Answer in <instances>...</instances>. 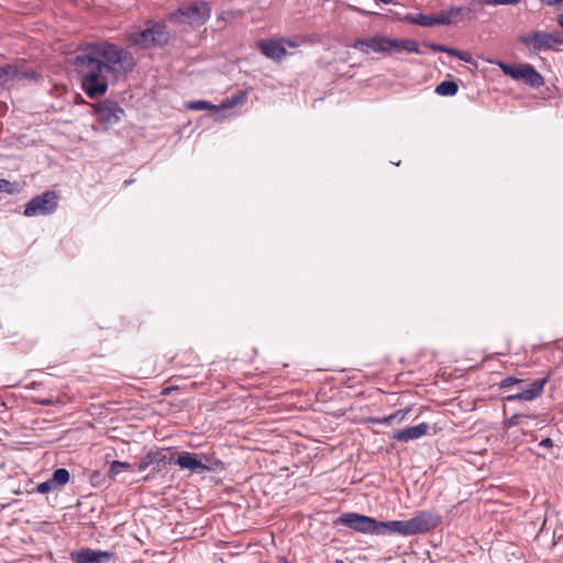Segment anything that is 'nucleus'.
Returning <instances> with one entry per match:
<instances>
[{"label":"nucleus","mask_w":563,"mask_h":563,"mask_svg":"<svg viewBox=\"0 0 563 563\" xmlns=\"http://www.w3.org/2000/svg\"><path fill=\"white\" fill-rule=\"evenodd\" d=\"M452 22L453 20L451 19L449 11H442L439 14L433 15V25H449Z\"/></svg>","instance_id":"393cba45"},{"label":"nucleus","mask_w":563,"mask_h":563,"mask_svg":"<svg viewBox=\"0 0 563 563\" xmlns=\"http://www.w3.org/2000/svg\"><path fill=\"white\" fill-rule=\"evenodd\" d=\"M54 489H56V488H55V486H54V484L52 483L51 479L38 484L37 487H36V492L40 493V494H46V493H49V492H52Z\"/></svg>","instance_id":"7c9ffc66"},{"label":"nucleus","mask_w":563,"mask_h":563,"mask_svg":"<svg viewBox=\"0 0 563 563\" xmlns=\"http://www.w3.org/2000/svg\"><path fill=\"white\" fill-rule=\"evenodd\" d=\"M459 91V86L453 80H444L435 87V92L440 96L452 97Z\"/></svg>","instance_id":"6ab92c4d"},{"label":"nucleus","mask_w":563,"mask_h":563,"mask_svg":"<svg viewBox=\"0 0 563 563\" xmlns=\"http://www.w3.org/2000/svg\"><path fill=\"white\" fill-rule=\"evenodd\" d=\"M75 69L81 79L86 95L96 98L108 89V75L130 73L135 66L133 55L109 42L90 43L74 60Z\"/></svg>","instance_id":"f257e3e1"},{"label":"nucleus","mask_w":563,"mask_h":563,"mask_svg":"<svg viewBox=\"0 0 563 563\" xmlns=\"http://www.w3.org/2000/svg\"><path fill=\"white\" fill-rule=\"evenodd\" d=\"M520 0H478V4H490V5H499V4H515Z\"/></svg>","instance_id":"c85d7f7f"},{"label":"nucleus","mask_w":563,"mask_h":563,"mask_svg":"<svg viewBox=\"0 0 563 563\" xmlns=\"http://www.w3.org/2000/svg\"><path fill=\"white\" fill-rule=\"evenodd\" d=\"M246 100V92L245 91H239L231 98L227 99L222 106L223 108H232L235 104H241Z\"/></svg>","instance_id":"b1692460"},{"label":"nucleus","mask_w":563,"mask_h":563,"mask_svg":"<svg viewBox=\"0 0 563 563\" xmlns=\"http://www.w3.org/2000/svg\"><path fill=\"white\" fill-rule=\"evenodd\" d=\"M401 44V48L408 53L420 54L419 44L415 40H405Z\"/></svg>","instance_id":"cd10ccee"},{"label":"nucleus","mask_w":563,"mask_h":563,"mask_svg":"<svg viewBox=\"0 0 563 563\" xmlns=\"http://www.w3.org/2000/svg\"><path fill=\"white\" fill-rule=\"evenodd\" d=\"M558 22H563V14L558 16Z\"/></svg>","instance_id":"58836bf2"},{"label":"nucleus","mask_w":563,"mask_h":563,"mask_svg":"<svg viewBox=\"0 0 563 563\" xmlns=\"http://www.w3.org/2000/svg\"><path fill=\"white\" fill-rule=\"evenodd\" d=\"M336 522L364 534H400L410 537L431 531L438 527L441 522V518L428 510L419 511L408 520L390 521H378L365 515L345 512L338 518Z\"/></svg>","instance_id":"f03ea898"},{"label":"nucleus","mask_w":563,"mask_h":563,"mask_svg":"<svg viewBox=\"0 0 563 563\" xmlns=\"http://www.w3.org/2000/svg\"><path fill=\"white\" fill-rule=\"evenodd\" d=\"M58 197L55 191L47 190L42 195L33 197L23 211L25 217L47 216L56 211Z\"/></svg>","instance_id":"6e6552de"},{"label":"nucleus","mask_w":563,"mask_h":563,"mask_svg":"<svg viewBox=\"0 0 563 563\" xmlns=\"http://www.w3.org/2000/svg\"><path fill=\"white\" fill-rule=\"evenodd\" d=\"M41 78L42 75L29 68L24 62L0 66V86L3 88L38 81Z\"/></svg>","instance_id":"39448f33"},{"label":"nucleus","mask_w":563,"mask_h":563,"mask_svg":"<svg viewBox=\"0 0 563 563\" xmlns=\"http://www.w3.org/2000/svg\"><path fill=\"white\" fill-rule=\"evenodd\" d=\"M404 41H405V40L388 38V37H387V42H389V43H390V45H387V47H386V53H387V52H390V51H397V52H401V51H404V49L401 48V44H400V43H402Z\"/></svg>","instance_id":"c756f323"},{"label":"nucleus","mask_w":563,"mask_h":563,"mask_svg":"<svg viewBox=\"0 0 563 563\" xmlns=\"http://www.w3.org/2000/svg\"><path fill=\"white\" fill-rule=\"evenodd\" d=\"M430 427L427 422H420L413 427H407L393 433L391 438L400 442H409L426 435Z\"/></svg>","instance_id":"2eb2a0df"},{"label":"nucleus","mask_w":563,"mask_h":563,"mask_svg":"<svg viewBox=\"0 0 563 563\" xmlns=\"http://www.w3.org/2000/svg\"><path fill=\"white\" fill-rule=\"evenodd\" d=\"M126 40L130 45L137 48L152 49L166 45L169 32L164 23L148 20L143 29L130 32Z\"/></svg>","instance_id":"7ed1b4c3"},{"label":"nucleus","mask_w":563,"mask_h":563,"mask_svg":"<svg viewBox=\"0 0 563 563\" xmlns=\"http://www.w3.org/2000/svg\"><path fill=\"white\" fill-rule=\"evenodd\" d=\"M514 79L522 80L532 88H540L544 85V79L540 73L530 64L518 66Z\"/></svg>","instance_id":"ddd939ff"},{"label":"nucleus","mask_w":563,"mask_h":563,"mask_svg":"<svg viewBox=\"0 0 563 563\" xmlns=\"http://www.w3.org/2000/svg\"><path fill=\"white\" fill-rule=\"evenodd\" d=\"M409 411H410L409 408L400 409V410H397L396 412L385 416L383 418H374V419H372V421L377 424H386V426L399 423L406 418V416L408 415Z\"/></svg>","instance_id":"f3484780"},{"label":"nucleus","mask_w":563,"mask_h":563,"mask_svg":"<svg viewBox=\"0 0 563 563\" xmlns=\"http://www.w3.org/2000/svg\"><path fill=\"white\" fill-rule=\"evenodd\" d=\"M548 380H549V376H545L543 378L533 380L532 383L529 384L528 387L523 388L522 387V384L525 383L523 379L508 376L500 380L499 388L507 390L514 386L520 387V390L518 393L507 395L503 398L507 402H514L517 400L532 401L542 395Z\"/></svg>","instance_id":"20e7f679"},{"label":"nucleus","mask_w":563,"mask_h":563,"mask_svg":"<svg viewBox=\"0 0 563 563\" xmlns=\"http://www.w3.org/2000/svg\"><path fill=\"white\" fill-rule=\"evenodd\" d=\"M456 57L463 62L470 63L472 60V56L467 52L457 51Z\"/></svg>","instance_id":"473e14b6"},{"label":"nucleus","mask_w":563,"mask_h":563,"mask_svg":"<svg viewBox=\"0 0 563 563\" xmlns=\"http://www.w3.org/2000/svg\"><path fill=\"white\" fill-rule=\"evenodd\" d=\"M183 470H189L192 473H202L206 471H211V468L206 465L201 460L198 459L196 453L191 452H180L177 459L174 461Z\"/></svg>","instance_id":"f8f14e48"},{"label":"nucleus","mask_w":563,"mask_h":563,"mask_svg":"<svg viewBox=\"0 0 563 563\" xmlns=\"http://www.w3.org/2000/svg\"><path fill=\"white\" fill-rule=\"evenodd\" d=\"M167 464L166 455L161 451H150L147 452L137 464V470L140 472H144L150 466H153L152 474H156L162 471V468Z\"/></svg>","instance_id":"4468645a"},{"label":"nucleus","mask_w":563,"mask_h":563,"mask_svg":"<svg viewBox=\"0 0 563 563\" xmlns=\"http://www.w3.org/2000/svg\"><path fill=\"white\" fill-rule=\"evenodd\" d=\"M428 46L434 52H444L445 53V51H446V46L441 45V44L430 43V44H428Z\"/></svg>","instance_id":"72a5a7b5"},{"label":"nucleus","mask_w":563,"mask_h":563,"mask_svg":"<svg viewBox=\"0 0 563 563\" xmlns=\"http://www.w3.org/2000/svg\"><path fill=\"white\" fill-rule=\"evenodd\" d=\"M499 67L503 70L505 75L510 76L511 78H515L516 70L518 69V66L508 65L505 63H499Z\"/></svg>","instance_id":"2f4dec72"},{"label":"nucleus","mask_w":563,"mask_h":563,"mask_svg":"<svg viewBox=\"0 0 563 563\" xmlns=\"http://www.w3.org/2000/svg\"><path fill=\"white\" fill-rule=\"evenodd\" d=\"M540 445L544 448H551L553 446V441L550 438H545L541 440Z\"/></svg>","instance_id":"c9c22d12"},{"label":"nucleus","mask_w":563,"mask_h":563,"mask_svg":"<svg viewBox=\"0 0 563 563\" xmlns=\"http://www.w3.org/2000/svg\"><path fill=\"white\" fill-rule=\"evenodd\" d=\"M405 20L412 24L424 26V27L433 26V15H428V14H422V13H418V14L408 13L405 16Z\"/></svg>","instance_id":"a211bd4d"},{"label":"nucleus","mask_w":563,"mask_h":563,"mask_svg":"<svg viewBox=\"0 0 563 563\" xmlns=\"http://www.w3.org/2000/svg\"><path fill=\"white\" fill-rule=\"evenodd\" d=\"M132 180H125L124 181V185L128 186V185H131Z\"/></svg>","instance_id":"ea45409f"},{"label":"nucleus","mask_w":563,"mask_h":563,"mask_svg":"<svg viewBox=\"0 0 563 563\" xmlns=\"http://www.w3.org/2000/svg\"><path fill=\"white\" fill-rule=\"evenodd\" d=\"M132 470V464L128 462H121V461H112L109 470L110 477L114 478L117 475H119L123 471Z\"/></svg>","instance_id":"5701e85b"},{"label":"nucleus","mask_w":563,"mask_h":563,"mask_svg":"<svg viewBox=\"0 0 563 563\" xmlns=\"http://www.w3.org/2000/svg\"><path fill=\"white\" fill-rule=\"evenodd\" d=\"M519 41L533 53L551 51L563 44V37L559 32L548 33L544 31L526 33L519 37Z\"/></svg>","instance_id":"0eeeda50"},{"label":"nucleus","mask_w":563,"mask_h":563,"mask_svg":"<svg viewBox=\"0 0 563 563\" xmlns=\"http://www.w3.org/2000/svg\"><path fill=\"white\" fill-rule=\"evenodd\" d=\"M97 120L106 128L119 123L124 114V110L113 100H104L96 108Z\"/></svg>","instance_id":"1a4fd4ad"},{"label":"nucleus","mask_w":563,"mask_h":563,"mask_svg":"<svg viewBox=\"0 0 563 563\" xmlns=\"http://www.w3.org/2000/svg\"><path fill=\"white\" fill-rule=\"evenodd\" d=\"M0 192L13 195L18 192V186L14 183L0 178Z\"/></svg>","instance_id":"bb28decb"},{"label":"nucleus","mask_w":563,"mask_h":563,"mask_svg":"<svg viewBox=\"0 0 563 563\" xmlns=\"http://www.w3.org/2000/svg\"><path fill=\"white\" fill-rule=\"evenodd\" d=\"M69 477V472L66 468H57L54 471L51 481L54 484L55 488H57L59 486H64L65 484H67Z\"/></svg>","instance_id":"412c9836"},{"label":"nucleus","mask_w":563,"mask_h":563,"mask_svg":"<svg viewBox=\"0 0 563 563\" xmlns=\"http://www.w3.org/2000/svg\"><path fill=\"white\" fill-rule=\"evenodd\" d=\"M111 553L101 550L84 549L71 554L76 563H103L111 558Z\"/></svg>","instance_id":"dca6fc26"},{"label":"nucleus","mask_w":563,"mask_h":563,"mask_svg":"<svg viewBox=\"0 0 563 563\" xmlns=\"http://www.w3.org/2000/svg\"><path fill=\"white\" fill-rule=\"evenodd\" d=\"M285 44L292 47L295 46L292 42L285 40H260L257 41L256 46L267 58L280 60L287 54Z\"/></svg>","instance_id":"9d476101"},{"label":"nucleus","mask_w":563,"mask_h":563,"mask_svg":"<svg viewBox=\"0 0 563 563\" xmlns=\"http://www.w3.org/2000/svg\"><path fill=\"white\" fill-rule=\"evenodd\" d=\"M211 9L208 2L197 1L179 7L169 15V20L180 24H203L210 18Z\"/></svg>","instance_id":"423d86ee"},{"label":"nucleus","mask_w":563,"mask_h":563,"mask_svg":"<svg viewBox=\"0 0 563 563\" xmlns=\"http://www.w3.org/2000/svg\"><path fill=\"white\" fill-rule=\"evenodd\" d=\"M36 402H37V404H40V405H43V406H49V405H53V400H52V399H49V398L38 399Z\"/></svg>","instance_id":"e433bc0d"},{"label":"nucleus","mask_w":563,"mask_h":563,"mask_svg":"<svg viewBox=\"0 0 563 563\" xmlns=\"http://www.w3.org/2000/svg\"><path fill=\"white\" fill-rule=\"evenodd\" d=\"M476 5H479L476 2H473L470 7L467 8H463V7H452L451 9H449V13H450V16L451 19L453 20L454 16L461 14V13H465L467 19H474L476 16Z\"/></svg>","instance_id":"aec40b11"},{"label":"nucleus","mask_w":563,"mask_h":563,"mask_svg":"<svg viewBox=\"0 0 563 563\" xmlns=\"http://www.w3.org/2000/svg\"><path fill=\"white\" fill-rule=\"evenodd\" d=\"M459 49H455V48H451V47H448L446 46V51L445 53L452 55V56H455L456 57V53H457Z\"/></svg>","instance_id":"4c0bfd02"},{"label":"nucleus","mask_w":563,"mask_h":563,"mask_svg":"<svg viewBox=\"0 0 563 563\" xmlns=\"http://www.w3.org/2000/svg\"><path fill=\"white\" fill-rule=\"evenodd\" d=\"M387 45H390V43L387 42V37L375 35L368 38H356L351 47L364 54L369 52L386 53Z\"/></svg>","instance_id":"9b49d317"},{"label":"nucleus","mask_w":563,"mask_h":563,"mask_svg":"<svg viewBox=\"0 0 563 563\" xmlns=\"http://www.w3.org/2000/svg\"><path fill=\"white\" fill-rule=\"evenodd\" d=\"M540 2L544 5H548V7H554L559 3H562L563 0H540Z\"/></svg>","instance_id":"f704fd0d"},{"label":"nucleus","mask_w":563,"mask_h":563,"mask_svg":"<svg viewBox=\"0 0 563 563\" xmlns=\"http://www.w3.org/2000/svg\"><path fill=\"white\" fill-rule=\"evenodd\" d=\"M188 108L191 110H206L216 109L217 107L205 100H196L188 103Z\"/></svg>","instance_id":"a878e982"},{"label":"nucleus","mask_w":563,"mask_h":563,"mask_svg":"<svg viewBox=\"0 0 563 563\" xmlns=\"http://www.w3.org/2000/svg\"><path fill=\"white\" fill-rule=\"evenodd\" d=\"M279 563H288L287 560H282Z\"/></svg>","instance_id":"a19ab883"},{"label":"nucleus","mask_w":563,"mask_h":563,"mask_svg":"<svg viewBox=\"0 0 563 563\" xmlns=\"http://www.w3.org/2000/svg\"><path fill=\"white\" fill-rule=\"evenodd\" d=\"M529 418H530V416H527V415L514 413L512 416H510L509 418L504 420V428L505 429L514 428L516 426L525 423Z\"/></svg>","instance_id":"4be33fe9"}]
</instances>
